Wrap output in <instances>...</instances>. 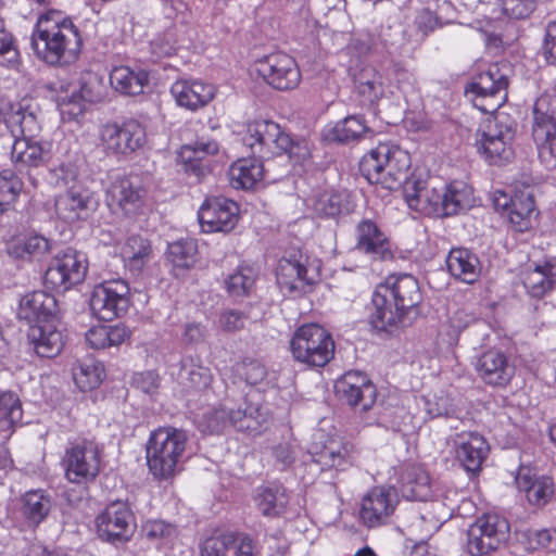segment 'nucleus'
Listing matches in <instances>:
<instances>
[{
	"instance_id": "obj_1",
	"label": "nucleus",
	"mask_w": 556,
	"mask_h": 556,
	"mask_svg": "<svg viewBox=\"0 0 556 556\" xmlns=\"http://www.w3.org/2000/svg\"><path fill=\"white\" fill-rule=\"evenodd\" d=\"M79 28L61 11H48L37 18L31 34V48L37 58L53 66L68 65L80 53Z\"/></svg>"
},
{
	"instance_id": "obj_2",
	"label": "nucleus",
	"mask_w": 556,
	"mask_h": 556,
	"mask_svg": "<svg viewBox=\"0 0 556 556\" xmlns=\"http://www.w3.org/2000/svg\"><path fill=\"white\" fill-rule=\"evenodd\" d=\"M422 300L418 280L409 274L390 275L372 294L370 323L379 331L392 332Z\"/></svg>"
},
{
	"instance_id": "obj_3",
	"label": "nucleus",
	"mask_w": 556,
	"mask_h": 556,
	"mask_svg": "<svg viewBox=\"0 0 556 556\" xmlns=\"http://www.w3.org/2000/svg\"><path fill=\"white\" fill-rule=\"evenodd\" d=\"M260 397L257 392H251L243 400L244 407L240 405L235 409L227 401L211 408L202 416L200 425L203 431L219 433L232 426L239 431L260 433L269 420L268 409L260 403Z\"/></svg>"
},
{
	"instance_id": "obj_4",
	"label": "nucleus",
	"mask_w": 556,
	"mask_h": 556,
	"mask_svg": "<svg viewBox=\"0 0 556 556\" xmlns=\"http://www.w3.org/2000/svg\"><path fill=\"white\" fill-rule=\"evenodd\" d=\"M409 166L408 154L389 143H379L359 162V170L367 181L381 185L388 190L395 189L402 184Z\"/></svg>"
},
{
	"instance_id": "obj_5",
	"label": "nucleus",
	"mask_w": 556,
	"mask_h": 556,
	"mask_svg": "<svg viewBox=\"0 0 556 556\" xmlns=\"http://www.w3.org/2000/svg\"><path fill=\"white\" fill-rule=\"evenodd\" d=\"M188 442L186 431L173 427L154 430L147 444V464L156 479H168L175 475Z\"/></svg>"
},
{
	"instance_id": "obj_6",
	"label": "nucleus",
	"mask_w": 556,
	"mask_h": 556,
	"mask_svg": "<svg viewBox=\"0 0 556 556\" xmlns=\"http://www.w3.org/2000/svg\"><path fill=\"white\" fill-rule=\"evenodd\" d=\"M515 130L508 116L497 113L488 117L477 132L476 146L484 160L493 165H502L513 159L511 141Z\"/></svg>"
},
{
	"instance_id": "obj_7",
	"label": "nucleus",
	"mask_w": 556,
	"mask_h": 556,
	"mask_svg": "<svg viewBox=\"0 0 556 556\" xmlns=\"http://www.w3.org/2000/svg\"><path fill=\"white\" fill-rule=\"evenodd\" d=\"M290 350L295 361L308 366L323 367L334 355L331 334L317 324L302 325L290 341Z\"/></svg>"
},
{
	"instance_id": "obj_8",
	"label": "nucleus",
	"mask_w": 556,
	"mask_h": 556,
	"mask_svg": "<svg viewBox=\"0 0 556 556\" xmlns=\"http://www.w3.org/2000/svg\"><path fill=\"white\" fill-rule=\"evenodd\" d=\"M507 67L491 64L477 76L466 89L473 94V105L484 113L496 112L507 99Z\"/></svg>"
},
{
	"instance_id": "obj_9",
	"label": "nucleus",
	"mask_w": 556,
	"mask_h": 556,
	"mask_svg": "<svg viewBox=\"0 0 556 556\" xmlns=\"http://www.w3.org/2000/svg\"><path fill=\"white\" fill-rule=\"evenodd\" d=\"M62 466L71 483L93 481L101 470V450L98 443L87 439L71 442L65 448Z\"/></svg>"
},
{
	"instance_id": "obj_10",
	"label": "nucleus",
	"mask_w": 556,
	"mask_h": 556,
	"mask_svg": "<svg viewBox=\"0 0 556 556\" xmlns=\"http://www.w3.org/2000/svg\"><path fill=\"white\" fill-rule=\"evenodd\" d=\"M147 199L143 178L138 174L118 176L113 179L105 192L109 208L123 216H135L141 212Z\"/></svg>"
},
{
	"instance_id": "obj_11",
	"label": "nucleus",
	"mask_w": 556,
	"mask_h": 556,
	"mask_svg": "<svg viewBox=\"0 0 556 556\" xmlns=\"http://www.w3.org/2000/svg\"><path fill=\"white\" fill-rule=\"evenodd\" d=\"M509 523L497 514H485L467 531V551L471 556H485L496 551L509 535Z\"/></svg>"
},
{
	"instance_id": "obj_12",
	"label": "nucleus",
	"mask_w": 556,
	"mask_h": 556,
	"mask_svg": "<svg viewBox=\"0 0 556 556\" xmlns=\"http://www.w3.org/2000/svg\"><path fill=\"white\" fill-rule=\"evenodd\" d=\"M87 273V261L83 253L72 248L59 252L45 274L47 287L64 292L81 282Z\"/></svg>"
},
{
	"instance_id": "obj_13",
	"label": "nucleus",
	"mask_w": 556,
	"mask_h": 556,
	"mask_svg": "<svg viewBox=\"0 0 556 556\" xmlns=\"http://www.w3.org/2000/svg\"><path fill=\"white\" fill-rule=\"evenodd\" d=\"M243 143L255 156L269 160L273 156L283 155V150L289 143V134L273 121H254L247 127Z\"/></svg>"
},
{
	"instance_id": "obj_14",
	"label": "nucleus",
	"mask_w": 556,
	"mask_h": 556,
	"mask_svg": "<svg viewBox=\"0 0 556 556\" xmlns=\"http://www.w3.org/2000/svg\"><path fill=\"white\" fill-rule=\"evenodd\" d=\"M96 523L100 539L113 544L128 542L137 528L135 514L122 501L110 503L98 515Z\"/></svg>"
},
{
	"instance_id": "obj_15",
	"label": "nucleus",
	"mask_w": 556,
	"mask_h": 556,
	"mask_svg": "<svg viewBox=\"0 0 556 556\" xmlns=\"http://www.w3.org/2000/svg\"><path fill=\"white\" fill-rule=\"evenodd\" d=\"M316 276L308 267V256L302 252L283 256L276 268V281L283 294L298 296L306 293L315 283Z\"/></svg>"
},
{
	"instance_id": "obj_16",
	"label": "nucleus",
	"mask_w": 556,
	"mask_h": 556,
	"mask_svg": "<svg viewBox=\"0 0 556 556\" xmlns=\"http://www.w3.org/2000/svg\"><path fill=\"white\" fill-rule=\"evenodd\" d=\"M129 303L127 282L115 279L94 287L90 298V309L98 319L111 321L122 316L128 309Z\"/></svg>"
},
{
	"instance_id": "obj_17",
	"label": "nucleus",
	"mask_w": 556,
	"mask_h": 556,
	"mask_svg": "<svg viewBox=\"0 0 556 556\" xmlns=\"http://www.w3.org/2000/svg\"><path fill=\"white\" fill-rule=\"evenodd\" d=\"M255 70L267 85L280 91L293 90L301 81L295 60L283 52L270 53L257 60Z\"/></svg>"
},
{
	"instance_id": "obj_18",
	"label": "nucleus",
	"mask_w": 556,
	"mask_h": 556,
	"mask_svg": "<svg viewBox=\"0 0 556 556\" xmlns=\"http://www.w3.org/2000/svg\"><path fill=\"white\" fill-rule=\"evenodd\" d=\"M100 138L108 153L128 154L140 149L147 139L144 127L136 119L123 125L106 124L101 128Z\"/></svg>"
},
{
	"instance_id": "obj_19",
	"label": "nucleus",
	"mask_w": 556,
	"mask_h": 556,
	"mask_svg": "<svg viewBox=\"0 0 556 556\" xmlns=\"http://www.w3.org/2000/svg\"><path fill=\"white\" fill-rule=\"evenodd\" d=\"M399 504V495L392 486H375L362 498L359 518L367 528L386 525Z\"/></svg>"
},
{
	"instance_id": "obj_20",
	"label": "nucleus",
	"mask_w": 556,
	"mask_h": 556,
	"mask_svg": "<svg viewBox=\"0 0 556 556\" xmlns=\"http://www.w3.org/2000/svg\"><path fill=\"white\" fill-rule=\"evenodd\" d=\"M198 217L204 232H229L238 223L239 206L235 201L223 197L206 199L198 212Z\"/></svg>"
},
{
	"instance_id": "obj_21",
	"label": "nucleus",
	"mask_w": 556,
	"mask_h": 556,
	"mask_svg": "<svg viewBox=\"0 0 556 556\" xmlns=\"http://www.w3.org/2000/svg\"><path fill=\"white\" fill-rule=\"evenodd\" d=\"M339 399L362 412L370 409L377 399V390L367 376L359 371H349L334 383Z\"/></svg>"
},
{
	"instance_id": "obj_22",
	"label": "nucleus",
	"mask_w": 556,
	"mask_h": 556,
	"mask_svg": "<svg viewBox=\"0 0 556 556\" xmlns=\"http://www.w3.org/2000/svg\"><path fill=\"white\" fill-rule=\"evenodd\" d=\"M355 249L372 261L393 258L391 242L387 235L371 219L361 220L355 230Z\"/></svg>"
},
{
	"instance_id": "obj_23",
	"label": "nucleus",
	"mask_w": 556,
	"mask_h": 556,
	"mask_svg": "<svg viewBox=\"0 0 556 556\" xmlns=\"http://www.w3.org/2000/svg\"><path fill=\"white\" fill-rule=\"evenodd\" d=\"M475 369L482 381L494 387L507 386L515 374L509 357L498 349L484 351L477 358Z\"/></svg>"
},
{
	"instance_id": "obj_24",
	"label": "nucleus",
	"mask_w": 556,
	"mask_h": 556,
	"mask_svg": "<svg viewBox=\"0 0 556 556\" xmlns=\"http://www.w3.org/2000/svg\"><path fill=\"white\" fill-rule=\"evenodd\" d=\"M98 204L92 191L81 187H72L56 198L55 211L61 219L73 223L87 218L97 210Z\"/></svg>"
},
{
	"instance_id": "obj_25",
	"label": "nucleus",
	"mask_w": 556,
	"mask_h": 556,
	"mask_svg": "<svg viewBox=\"0 0 556 556\" xmlns=\"http://www.w3.org/2000/svg\"><path fill=\"white\" fill-rule=\"evenodd\" d=\"M404 199L408 207L420 214L442 218L440 187H429L418 179H407L404 184Z\"/></svg>"
},
{
	"instance_id": "obj_26",
	"label": "nucleus",
	"mask_w": 556,
	"mask_h": 556,
	"mask_svg": "<svg viewBox=\"0 0 556 556\" xmlns=\"http://www.w3.org/2000/svg\"><path fill=\"white\" fill-rule=\"evenodd\" d=\"M27 340L34 352L40 357H55L65 345L63 330L59 329L52 319L30 325Z\"/></svg>"
},
{
	"instance_id": "obj_27",
	"label": "nucleus",
	"mask_w": 556,
	"mask_h": 556,
	"mask_svg": "<svg viewBox=\"0 0 556 556\" xmlns=\"http://www.w3.org/2000/svg\"><path fill=\"white\" fill-rule=\"evenodd\" d=\"M515 482L518 490L526 494L528 502L535 506L547 504L555 492L552 478L539 475L532 468H519Z\"/></svg>"
},
{
	"instance_id": "obj_28",
	"label": "nucleus",
	"mask_w": 556,
	"mask_h": 556,
	"mask_svg": "<svg viewBox=\"0 0 556 556\" xmlns=\"http://www.w3.org/2000/svg\"><path fill=\"white\" fill-rule=\"evenodd\" d=\"M311 454L313 462L326 469H344L351 465V448L339 438H329L326 441L315 442Z\"/></svg>"
},
{
	"instance_id": "obj_29",
	"label": "nucleus",
	"mask_w": 556,
	"mask_h": 556,
	"mask_svg": "<svg viewBox=\"0 0 556 556\" xmlns=\"http://www.w3.org/2000/svg\"><path fill=\"white\" fill-rule=\"evenodd\" d=\"M170 93L179 106L195 111L212 101L215 88L199 80L181 79L172 85Z\"/></svg>"
},
{
	"instance_id": "obj_30",
	"label": "nucleus",
	"mask_w": 556,
	"mask_h": 556,
	"mask_svg": "<svg viewBox=\"0 0 556 556\" xmlns=\"http://www.w3.org/2000/svg\"><path fill=\"white\" fill-rule=\"evenodd\" d=\"M455 444L456 458L463 467L468 472H478L489 452L485 439L477 432H465L457 435Z\"/></svg>"
},
{
	"instance_id": "obj_31",
	"label": "nucleus",
	"mask_w": 556,
	"mask_h": 556,
	"mask_svg": "<svg viewBox=\"0 0 556 556\" xmlns=\"http://www.w3.org/2000/svg\"><path fill=\"white\" fill-rule=\"evenodd\" d=\"M312 210L321 218H336L348 215L354 210V203L348 190H324L312 199Z\"/></svg>"
},
{
	"instance_id": "obj_32",
	"label": "nucleus",
	"mask_w": 556,
	"mask_h": 556,
	"mask_svg": "<svg viewBox=\"0 0 556 556\" xmlns=\"http://www.w3.org/2000/svg\"><path fill=\"white\" fill-rule=\"evenodd\" d=\"M55 308L56 300L53 295L43 291H34L21 299L17 316L28 323H43V320H51Z\"/></svg>"
},
{
	"instance_id": "obj_33",
	"label": "nucleus",
	"mask_w": 556,
	"mask_h": 556,
	"mask_svg": "<svg viewBox=\"0 0 556 556\" xmlns=\"http://www.w3.org/2000/svg\"><path fill=\"white\" fill-rule=\"evenodd\" d=\"M104 91L102 79L94 73H86L80 78L78 98L73 96L68 101L62 99L59 103L61 113L77 116L84 111L80 100L91 103L99 102L104 97Z\"/></svg>"
},
{
	"instance_id": "obj_34",
	"label": "nucleus",
	"mask_w": 556,
	"mask_h": 556,
	"mask_svg": "<svg viewBox=\"0 0 556 556\" xmlns=\"http://www.w3.org/2000/svg\"><path fill=\"white\" fill-rule=\"evenodd\" d=\"M448 271L456 279L465 283H475L482 271L479 257L468 249L454 248L446 257Z\"/></svg>"
},
{
	"instance_id": "obj_35",
	"label": "nucleus",
	"mask_w": 556,
	"mask_h": 556,
	"mask_svg": "<svg viewBox=\"0 0 556 556\" xmlns=\"http://www.w3.org/2000/svg\"><path fill=\"white\" fill-rule=\"evenodd\" d=\"M150 80L143 68L116 66L110 73V84L114 90L125 96L141 94Z\"/></svg>"
},
{
	"instance_id": "obj_36",
	"label": "nucleus",
	"mask_w": 556,
	"mask_h": 556,
	"mask_svg": "<svg viewBox=\"0 0 556 556\" xmlns=\"http://www.w3.org/2000/svg\"><path fill=\"white\" fill-rule=\"evenodd\" d=\"M254 504L264 517L278 518L287 510L289 495L279 484L260 486L255 491Z\"/></svg>"
},
{
	"instance_id": "obj_37",
	"label": "nucleus",
	"mask_w": 556,
	"mask_h": 556,
	"mask_svg": "<svg viewBox=\"0 0 556 556\" xmlns=\"http://www.w3.org/2000/svg\"><path fill=\"white\" fill-rule=\"evenodd\" d=\"M532 138L541 163L548 169L556 167V121L533 122Z\"/></svg>"
},
{
	"instance_id": "obj_38",
	"label": "nucleus",
	"mask_w": 556,
	"mask_h": 556,
	"mask_svg": "<svg viewBox=\"0 0 556 556\" xmlns=\"http://www.w3.org/2000/svg\"><path fill=\"white\" fill-rule=\"evenodd\" d=\"M523 286L532 298H543L556 288V257L547 258L523 276Z\"/></svg>"
},
{
	"instance_id": "obj_39",
	"label": "nucleus",
	"mask_w": 556,
	"mask_h": 556,
	"mask_svg": "<svg viewBox=\"0 0 556 556\" xmlns=\"http://www.w3.org/2000/svg\"><path fill=\"white\" fill-rule=\"evenodd\" d=\"M442 217L457 215L472 206V190L462 181L441 185Z\"/></svg>"
},
{
	"instance_id": "obj_40",
	"label": "nucleus",
	"mask_w": 556,
	"mask_h": 556,
	"mask_svg": "<svg viewBox=\"0 0 556 556\" xmlns=\"http://www.w3.org/2000/svg\"><path fill=\"white\" fill-rule=\"evenodd\" d=\"M399 482L400 490L407 500L426 501L430 495L429 475L419 466L402 468Z\"/></svg>"
},
{
	"instance_id": "obj_41",
	"label": "nucleus",
	"mask_w": 556,
	"mask_h": 556,
	"mask_svg": "<svg viewBox=\"0 0 556 556\" xmlns=\"http://www.w3.org/2000/svg\"><path fill=\"white\" fill-rule=\"evenodd\" d=\"M212 380L211 369L203 366L200 358L186 356L181 359L179 381L188 393L207 389Z\"/></svg>"
},
{
	"instance_id": "obj_42",
	"label": "nucleus",
	"mask_w": 556,
	"mask_h": 556,
	"mask_svg": "<svg viewBox=\"0 0 556 556\" xmlns=\"http://www.w3.org/2000/svg\"><path fill=\"white\" fill-rule=\"evenodd\" d=\"M268 169L256 157L241 159L229 168L230 185L236 189H252L266 175Z\"/></svg>"
},
{
	"instance_id": "obj_43",
	"label": "nucleus",
	"mask_w": 556,
	"mask_h": 556,
	"mask_svg": "<svg viewBox=\"0 0 556 556\" xmlns=\"http://www.w3.org/2000/svg\"><path fill=\"white\" fill-rule=\"evenodd\" d=\"M11 159L15 165L22 168L43 166L48 160V152L34 139H14Z\"/></svg>"
},
{
	"instance_id": "obj_44",
	"label": "nucleus",
	"mask_w": 556,
	"mask_h": 556,
	"mask_svg": "<svg viewBox=\"0 0 556 556\" xmlns=\"http://www.w3.org/2000/svg\"><path fill=\"white\" fill-rule=\"evenodd\" d=\"M198 244L194 239H180L167 248V260L172 264V273L176 277L184 276L197 261Z\"/></svg>"
},
{
	"instance_id": "obj_45",
	"label": "nucleus",
	"mask_w": 556,
	"mask_h": 556,
	"mask_svg": "<svg viewBox=\"0 0 556 556\" xmlns=\"http://www.w3.org/2000/svg\"><path fill=\"white\" fill-rule=\"evenodd\" d=\"M130 330L123 324L98 326L86 332V342L90 348L100 350L118 346L130 339Z\"/></svg>"
},
{
	"instance_id": "obj_46",
	"label": "nucleus",
	"mask_w": 556,
	"mask_h": 556,
	"mask_svg": "<svg viewBox=\"0 0 556 556\" xmlns=\"http://www.w3.org/2000/svg\"><path fill=\"white\" fill-rule=\"evenodd\" d=\"M122 256L129 270L140 273L153 257L150 241L141 236H130L122 249Z\"/></svg>"
},
{
	"instance_id": "obj_47",
	"label": "nucleus",
	"mask_w": 556,
	"mask_h": 556,
	"mask_svg": "<svg viewBox=\"0 0 556 556\" xmlns=\"http://www.w3.org/2000/svg\"><path fill=\"white\" fill-rule=\"evenodd\" d=\"M508 219L517 231H526L531 226V219L535 214L534 198L529 191H520L510 198Z\"/></svg>"
},
{
	"instance_id": "obj_48",
	"label": "nucleus",
	"mask_w": 556,
	"mask_h": 556,
	"mask_svg": "<svg viewBox=\"0 0 556 556\" xmlns=\"http://www.w3.org/2000/svg\"><path fill=\"white\" fill-rule=\"evenodd\" d=\"M51 251V242L40 235H27L13 239L8 244V253L14 258L41 257Z\"/></svg>"
},
{
	"instance_id": "obj_49",
	"label": "nucleus",
	"mask_w": 556,
	"mask_h": 556,
	"mask_svg": "<svg viewBox=\"0 0 556 556\" xmlns=\"http://www.w3.org/2000/svg\"><path fill=\"white\" fill-rule=\"evenodd\" d=\"M104 377V368L93 357L87 356L76 362L73 367V379L84 392L100 386Z\"/></svg>"
},
{
	"instance_id": "obj_50",
	"label": "nucleus",
	"mask_w": 556,
	"mask_h": 556,
	"mask_svg": "<svg viewBox=\"0 0 556 556\" xmlns=\"http://www.w3.org/2000/svg\"><path fill=\"white\" fill-rule=\"evenodd\" d=\"M5 123L14 139H34L41 130L36 115L22 106L12 111Z\"/></svg>"
},
{
	"instance_id": "obj_51",
	"label": "nucleus",
	"mask_w": 556,
	"mask_h": 556,
	"mask_svg": "<svg viewBox=\"0 0 556 556\" xmlns=\"http://www.w3.org/2000/svg\"><path fill=\"white\" fill-rule=\"evenodd\" d=\"M368 130L362 116L351 115L337 122L328 129L326 137L332 141L346 143L359 139Z\"/></svg>"
},
{
	"instance_id": "obj_52",
	"label": "nucleus",
	"mask_w": 556,
	"mask_h": 556,
	"mask_svg": "<svg viewBox=\"0 0 556 556\" xmlns=\"http://www.w3.org/2000/svg\"><path fill=\"white\" fill-rule=\"evenodd\" d=\"M51 497L42 490H31L23 496V514L33 525L43 521L51 510Z\"/></svg>"
},
{
	"instance_id": "obj_53",
	"label": "nucleus",
	"mask_w": 556,
	"mask_h": 556,
	"mask_svg": "<svg viewBox=\"0 0 556 556\" xmlns=\"http://www.w3.org/2000/svg\"><path fill=\"white\" fill-rule=\"evenodd\" d=\"M355 84L359 94L369 103H375L383 96V77L372 66L368 65L363 67L359 73L355 75Z\"/></svg>"
},
{
	"instance_id": "obj_54",
	"label": "nucleus",
	"mask_w": 556,
	"mask_h": 556,
	"mask_svg": "<svg viewBox=\"0 0 556 556\" xmlns=\"http://www.w3.org/2000/svg\"><path fill=\"white\" fill-rule=\"evenodd\" d=\"M23 410L20 399L13 392H0V430L10 431L22 420Z\"/></svg>"
},
{
	"instance_id": "obj_55",
	"label": "nucleus",
	"mask_w": 556,
	"mask_h": 556,
	"mask_svg": "<svg viewBox=\"0 0 556 556\" xmlns=\"http://www.w3.org/2000/svg\"><path fill=\"white\" fill-rule=\"evenodd\" d=\"M22 188V180L11 169L0 172V215L13 207Z\"/></svg>"
},
{
	"instance_id": "obj_56",
	"label": "nucleus",
	"mask_w": 556,
	"mask_h": 556,
	"mask_svg": "<svg viewBox=\"0 0 556 556\" xmlns=\"http://www.w3.org/2000/svg\"><path fill=\"white\" fill-rule=\"evenodd\" d=\"M256 279L254 269L250 266H240L226 279L227 291L233 296H242L250 293Z\"/></svg>"
},
{
	"instance_id": "obj_57",
	"label": "nucleus",
	"mask_w": 556,
	"mask_h": 556,
	"mask_svg": "<svg viewBox=\"0 0 556 556\" xmlns=\"http://www.w3.org/2000/svg\"><path fill=\"white\" fill-rule=\"evenodd\" d=\"M425 410L431 418L435 417H454L457 410L453 404V400L446 393L427 395L424 397Z\"/></svg>"
},
{
	"instance_id": "obj_58",
	"label": "nucleus",
	"mask_w": 556,
	"mask_h": 556,
	"mask_svg": "<svg viewBox=\"0 0 556 556\" xmlns=\"http://www.w3.org/2000/svg\"><path fill=\"white\" fill-rule=\"evenodd\" d=\"M525 544L531 551L554 548L556 531L549 529H528L523 532Z\"/></svg>"
},
{
	"instance_id": "obj_59",
	"label": "nucleus",
	"mask_w": 556,
	"mask_h": 556,
	"mask_svg": "<svg viewBox=\"0 0 556 556\" xmlns=\"http://www.w3.org/2000/svg\"><path fill=\"white\" fill-rule=\"evenodd\" d=\"M233 533H223L206 539L201 546V556H229L232 552Z\"/></svg>"
},
{
	"instance_id": "obj_60",
	"label": "nucleus",
	"mask_w": 556,
	"mask_h": 556,
	"mask_svg": "<svg viewBox=\"0 0 556 556\" xmlns=\"http://www.w3.org/2000/svg\"><path fill=\"white\" fill-rule=\"evenodd\" d=\"M237 374L251 386L261 383L267 376L266 367L256 359H244L236 367Z\"/></svg>"
},
{
	"instance_id": "obj_61",
	"label": "nucleus",
	"mask_w": 556,
	"mask_h": 556,
	"mask_svg": "<svg viewBox=\"0 0 556 556\" xmlns=\"http://www.w3.org/2000/svg\"><path fill=\"white\" fill-rule=\"evenodd\" d=\"M141 533L147 540L155 542L173 538L176 528L164 520H148L142 525Z\"/></svg>"
},
{
	"instance_id": "obj_62",
	"label": "nucleus",
	"mask_w": 556,
	"mask_h": 556,
	"mask_svg": "<svg viewBox=\"0 0 556 556\" xmlns=\"http://www.w3.org/2000/svg\"><path fill=\"white\" fill-rule=\"evenodd\" d=\"M536 0H501L502 12L513 20H525L535 9Z\"/></svg>"
},
{
	"instance_id": "obj_63",
	"label": "nucleus",
	"mask_w": 556,
	"mask_h": 556,
	"mask_svg": "<svg viewBox=\"0 0 556 556\" xmlns=\"http://www.w3.org/2000/svg\"><path fill=\"white\" fill-rule=\"evenodd\" d=\"M556 121V96L542 94L533 106V122Z\"/></svg>"
},
{
	"instance_id": "obj_64",
	"label": "nucleus",
	"mask_w": 556,
	"mask_h": 556,
	"mask_svg": "<svg viewBox=\"0 0 556 556\" xmlns=\"http://www.w3.org/2000/svg\"><path fill=\"white\" fill-rule=\"evenodd\" d=\"M178 160L186 165V169L192 172L197 176H202L205 166L202 164V157L197 152L193 143L184 146L178 152Z\"/></svg>"
}]
</instances>
